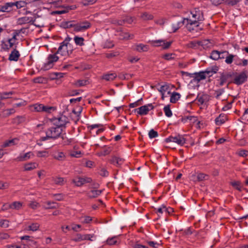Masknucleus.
I'll return each mask as SVG.
<instances>
[{
    "mask_svg": "<svg viewBox=\"0 0 248 248\" xmlns=\"http://www.w3.org/2000/svg\"><path fill=\"white\" fill-rule=\"evenodd\" d=\"M22 205V203L19 202H15L11 204V209L18 210Z\"/></svg>",
    "mask_w": 248,
    "mask_h": 248,
    "instance_id": "obj_44",
    "label": "nucleus"
},
{
    "mask_svg": "<svg viewBox=\"0 0 248 248\" xmlns=\"http://www.w3.org/2000/svg\"><path fill=\"white\" fill-rule=\"evenodd\" d=\"M170 86L167 84H165L160 87L159 89H158V91L161 93H165L167 91L169 90Z\"/></svg>",
    "mask_w": 248,
    "mask_h": 248,
    "instance_id": "obj_45",
    "label": "nucleus"
},
{
    "mask_svg": "<svg viewBox=\"0 0 248 248\" xmlns=\"http://www.w3.org/2000/svg\"><path fill=\"white\" fill-rule=\"evenodd\" d=\"M215 121L216 124L218 125H220L225 122V120L223 119H221L220 116L217 118Z\"/></svg>",
    "mask_w": 248,
    "mask_h": 248,
    "instance_id": "obj_61",
    "label": "nucleus"
},
{
    "mask_svg": "<svg viewBox=\"0 0 248 248\" xmlns=\"http://www.w3.org/2000/svg\"><path fill=\"white\" fill-rule=\"evenodd\" d=\"M134 49L140 52H146L149 49V46L142 44H140L135 45Z\"/></svg>",
    "mask_w": 248,
    "mask_h": 248,
    "instance_id": "obj_15",
    "label": "nucleus"
},
{
    "mask_svg": "<svg viewBox=\"0 0 248 248\" xmlns=\"http://www.w3.org/2000/svg\"><path fill=\"white\" fill-rule=\"evenodd\" d=\"M90 27V23L87 21L76 24L75 26V31H84Z\"/></svg>",
    "mask_w": 248,
    "mask_h": 248,
    "instance_id": "obj_8",
    "label": "nucleus"
},
{
    "mask_svg": "<svg viewBox=\"0 0 248 248\" xmlns=\"http://www.w3.org/2000/svg\"><path fill=\"white\" fill-rule=\"evenodd\" d=\"M16 35H15L14 34L13 37L8 40V43H9L10 44V47H13L14 44H15V40H16Z\"/></svg>",
    "mask_w": 248,
    "mask_h": 248,
    "instance_id": "obj_51",
    "label": "nucleus"
},
{
    "mask_svg": "<svg viewBox=\"0 0 248 248\" xmlns=\"http://www.w3.org/2000/svg\"><path fill=\"white\" fill-rule=\"evenodd\" d=\"M220 52L217 50H214L212 52L210 58L214 60H217L219 59Z\"/></svg>",
    "mask_w": 248,
    "mask_h": 248,
    "instance_id": "obj_39",
    "label": "nucleus"
},
{
    "mask_svg": "<svg viewBox=\"0 0 248 248\" xmlns=\"http://www.w3.org/2000/svg\"><path fill=\"white\" fill-rule=\"evenodd\" d=\"M75 25H76V24H74V22L72 21L66 22L62 24V26H63V28H69L73 27L74 30H75Z\"/></svg>",
    "mask_w": 248,
    "mask_h": 248,
    "instance_id": "obj_43",
    "label": "nucleus"
},
{
    "mask_svg": "<svg viewBox=\"0 0 248 248\" xmlns=\"http://www.w3.org/2000/svg\"><path fill=\"white\" fill-rule=\"evenodd\" d=\"M58 60V57L56 54L49 55L47 57V69L51 68L54 65V63Z\"/></svg>",
    "mask_w": 248,
    "mask_h": 248,
    "instance_id": "obj_9",
    "label": "nucleus"
},
{
    "mask_svg": "<svg viewBox=\"0 0 248 248\" xmlns=\"http://www.w3.org/2000/svg\"><path fill=\"white\" fill-rule=\"evenodd\" d=\"M194 25L195 27L199 26V24H198V21L197 20L192 21L191 20L189 19L188 22H186V28L189 31H191L193 30V28H192V26Z\"/></svg>",
    "mask_w": 248,
    "mask_h": 248,
    "instance_id": "obj_25",
    "label": "nucleus"
},
{
    "mask_svg": "<svg viewBox=\"0 0 248 248\" xmlns=\"http://www.w3.org/2000/svg\"><path fill=\"white\" fill-rule=\"evenodd\" d=\"M96 0H83L82 1V4L85 5L93 4L96 2Z\"/></svg>",
    "mask_w": 248,
    "mask_h": 248,
    "instance_id": "obj_55",
    "label": "nucleus"
},
{
    "mask_svg": "<svg viewBox=\"0 0 248 248\" xmlns=\"http://www.w3.org/2000/svg\"><path fill=\"white\" fill-rule=\"evenodd\" d=\"M217 69H208L205 71L200 72L199 73H194V80L199 82L201 80L204 79L206 78V76L211 77L213 74L217 72Z\"/></svg>",
    "mask_w": 248,
    "mask_h": 248,
    "instance_id": "obj_3",
    "label": "nucleus"
},
{
    "mask_svg": "<svg viewBox=\"0 0 248 248\" xmlns=\"http://www.w3.org/2000/svg\"><path fill=\"white\" fill-rule=\"evenodd\" d=\"M247 79V76L245 72H242L236 76L234 79V83L237 85L243 83Z\"/></svg>",
    "mask_w": 248,
    "mask_h": 248,
    "instance_id": "obj_7",
    "label": "nucleus"
},
{
    "mask_svg": "<svg viewBox=\"0 0 248 248\" xmlns=\"http://www.w3.org/2000/svg\"><path fill=\"white\" fill-rule=\"evenodd\" d=\"M196 100L201 104H203L205 102L208 100V96L205 94L198 95Z\"/></svg>",
    "mask_w": 248,
    "mask_h": 248,
    "instance_id": "obj_23",
    "label": "nucleus"
},
{
    "mask_svg": "<svg viewBox=\"0 0 248 248\" xmlns=\"http://www.w3.org/2000/svg\"><path fill=\"white\" fill-rule=\"evenodd\" d=\"M154 108V107L152 104L142 106L138 108L135 109V111H137L138 113L140 115H146L148 113L150 110Z\"/></svg>",
    "mask_w": 248,
    "mask_h": 248,
    "instance_id": "obj_5",
    "label": "nucleus"
},
{
    "mask_svg": "<svg viewBox=\"0 0 248 248\" xmlns=\"http://www.w3.org/2000/svg\"><path fill=\"white\" fill-rule=\"evenodd\" d=\"M25 121V118L22 116H17L13 119L12 123L14 124H19Z\"/></svg>",
    "mask_w": 248,
    "mask_h": 248,
    "instance_id": "obj_33",
    "label": "nucleus"
},
{
    "mask_svg": "<svg viewBox=\"0 0 248 248\" xmlns=\"http://www.w3.org/2000/svg\"><path fill=\"white\" fill-rule=\"evenodd\" d=\"M224 92V89H220L216 91V98L218 99L219 96Z\"/></svg>",
    "mask_w": 248,
    "mask_h": 248,
    "instance_id": "obj_59",
    "label": "nucleus"
},
{
    "mask_svg": "<svg viewBox=\"0 0 248 248\" xmlns=\"http://www.w3.org/2000/svg\"><path fill=\"white\" fill-rule=\"evenodd\" d=\"M31 109L37 112L46 111V107L42 104H35L31 107Z\"/></svg>",
    "mask_w": 248,
    "mask_h": 248,
    "instance_id": "obj_16",
    "label": "nucleus"
},
{
    "mask_svg": "<svg viewBox=\"0 0 248 248\" xmlns=\"http://www.w3.org/2000/svg\"><path fill=\"white\" fill-rule=\"evenodd\" d=\"M77 110H76L75 109H73L72 110V113L75 115V122L78 121V120L79 119L80 114L82 110V108L81 107H79V108H77Z\"/></svg>",
    "mask_w": 248,
    "mask_h": 248,
    "instance_id": "obj_32",
    "label": "nucleus"
},
{
    "mask_svg": "<svg viewBox=\"0 0 248 248\" xmlns=\"http://www.w3.org/2000/svg\"><path fill=\"white\" fill-rule=\"evenodd\" d=\"M117 75L115 73H113L104 75L103 76L102 78L105 79L107 81H111L115 79Z\"/></svg>",
    "mask_w": 248,
    "mask_h": 248,
    "instance_id": "obj_28",
    "label": "nucleus"
},
{
    "mask_svg": "<svg viewBox=\"0 0 248 248\" xmlns=\"http://www.w3.org/2000/svg\"><path fill=\"white\" fill-rule=\"evenodd\" d=\"M49 120V129L47 131V140L49 139L58 138L61 134V127L68 123V119L65 116L61 115L58 118H53L47 116Z\"/></svg>",
    "mask_w": 248,
    "mask_h": 248,
    "instance_id": "obj_1",
    "label": "nucleus"
},
{
    "mask_svg": "<svg viewBox=\"0 0 248 248\" xmlns=\"http://www.w3.org/2000/svg\"><path fill=\"white\" fill-rule=\"evenodd\" d=\"M174 55L175 54H173V53H167V54H165L163 57L165 60L169 61V60H172L174 58V57H172V56H174Z\"/></svg>",
    "mask_w": 248,
    "mask_h": 248,
    "instance_id": "obj_57",
    "label": "nucleus"
},
{
    "mask_svg": "<svg viewBox=\"0 0 248 248\" xmlns=\"http://www.w3.org/2000/svg\"><path fill=\"white\" fill-rule=\"evenodd\" d=\"M14 6H16V8H20L25 6L26 3L23 1H17L16 2H13Z\"/></svg>",
    "mask_w": 248,
    "mask_h": 248,
    "instance_id": "obj_48",
    "label": "nucleus"
},
{
    "mask_svg": "<svg viewBox=\"0 0 248 248\" xmlns=\"http://www.w3.org/2000/svg\"><path fill=\"white\" fill-rule=\"evenodd\" d=\"M154 43L159 44L157 46H162L164 49H167L170 47L171 44V42H165L163 40H156L154 41Z\"/></svg>",
    "mask_w": 248,
    "mask_h": 248,
    "instance_id": "obj_18",
    "label": "nucleus"
},
{
    "mask_svg": "<svg viewBox=\"0 0 248 248\" xmlns=\"http://www.w3.org/2000/svg\"><path fill=\"white\" fill-rule=\"evenodd\" d=\"M157 213L159 214H162L164 211H168L167 208H166L165 206L162 205V207L158 208L156 209Z\"/></svg>",
    "mask_w": 248,
    "mask_h": 248,
    "instance_id": "obj_63",
    "label": "nucleus"
},
{
    "mask_svg": "<svg viewBox=\"0 0 248 248\" xmlns=\"http://www.w3.org/2000/svg\"><path fill=\"white\" fill-rule=\"evenodd\" d=\"M111 151L110 147L107 146H104L102 147V150L99 153L100 155H106L109 154Z\"/></svg>",
    "mask_w": 248,
    "mask_h": 248,
    "instance_id": "obj_30",
    "label": "nucleus"
},
{
    "mask_svg": "<svg viewBox=\"0 0 248 248\" xmlns=\"http://www.w3.org/2000/svg\"><path fill=\"white\" fill-rule=\"evenodd\" d=\"M20 57V53L16 49H14L9 55V60L11 61H17Z\"/></svg>",
    "mask_w": 248,
    "mask_h": 248,
    "instance_id": "obj_12",
    "label": "nucleus"
},
{
    "mask_svg": "<svg viewBox=\"0 0 248 248\" xmlns=\"http://www.w3.org/2000/svg\"><path fill=\"white\" fill-rule=\"evenodd\" d=\"M124 161L123 158H120L116 156H113L110 160V162L112 164L116 165V166H120L121 165Z\"/></svg>",
    "mask_w": 248,
    "mask_h": 248,
    "instance_id": "obj_13",
    "label": "nucleus"
},
{
    "mask_svg": "<svg viewBox=\"0 0 248 248\" xmlns=\"http://www.w3.org/2000/svg\"><path fill=\"white\" fill-rule=\"evenodd\" d=\"M231 77L230 74H222L220 77V78L218 80V83L217 86L220 87L223 86L225 83L228 79Z\"/></svg>",
    "mask_w": 248,
    "mask_h": 248,
    "instance_id": "obj_10",
    "label": "nucleus"
},
{
    "mask_svg": "<svg viewBox=\"0 0 248 248\" xmlns=\"http://www.w3.org/2000/svg\"><path fill=\"white\" fill-rule=\"evenodd\" d=\"M92 180L89 177H78L76 179H73L72 182L77 186H81L86 183H89L92 182Z\"/></svg>",
    "mask_w": 248,
    "mask_h": 248,
    "instance_id": "obj_6",
    "label": "nucleus"
},
{
    "mask_svg": "<svg viewBox=\"0 0 248 248\" xmlns=\"http://www.w3.org/2000/svg\"><path fill=\"white\" fill-rule=\"evenodd\" d=\"M117 238V236H114L111 238H108L107 240V243L109 245H115L117 243V241L116 240Z\"/></svg>",
    "mask_w": 248,
    "mask_h": 248,
    "instance_id": "obj_47",
    "label": "nucleus"
},
{
    "mask_svg": "<svg viewBox=\"0 0 248 248\" xmlns=\"http://www.w3.org/2000/svg\"><path fill=\"white\" fill-rule=\"evenodd\" d=\"M9 226L8 221L7 220H2L0 221V227L3 228H7Z\"/></svg>",
    "mask_w": 248,
    "mask_h": 248,
    "instance_id": "obj_58",
    "label": "nucleus"
},
{
    "mask_svg": "<svg viewBox=\"0 0 248 248\" xmlns=\"http://www.w3.org/2000/svg\"><path fill=\"white\" fill-rule=\"evenodd\" d=\"M181 95L180 93L173 92L170 95V102L172 103H175L180 98Z\"/></svg>",
    "mask_w": 248,
    "mask_h": 248,
    "instance_id": "obj_26",
    "label": "nucleus"
},
{
    "mask_svg": "<svg viewBox=\"0 0 248 248\" xmlns=\"http://www.w3.org/2000/svg\"><path fill=\"white\" fill-rule=\"evenodd\" d=\"M73 240L75 242H78L85 240H91V238L90 235L88 234H77Z\"/></svg>",
    "mask_w": 248,
    "mask_h": 248,
    "instance_id": "obj_17",
    "label": "nucleus"
},
{
    "mask_svg": "<svg viewBox=\"0 0 248 248\" xmlns=\"http://www.w3.org/2000/svg\"><path fill=\"white\" fill-rule=\"evenodd\" d=\"M16 112L14 108L7 109L3 111L2 114L4 117H7Z\"/></svg>",
    "mask_w": 248,
    "mask_h": 248,
    "instance_id": "obj_40",
    "label": "nucleus"
},
{
    "mask_svg": "<svg viewBox=\"0 0 248 248\" xmlns=\"http://www.w3.org/2000/svg\"><path fill=\"white\" fill-rule=\"evenodd\" d=\"M31 19L29 17L24 16L19 18L17 20V23L19 25H22L26 23H28L31 22Z\"/></svg>",
    "mask_w": 248,
    "mask_h": 248,
    "instance_id": "obj_27",
    "label": "nucleus"
},
{
    "mask_svg": "<svg viewBox=\"0 0 248 248\" xmlns=\"http://www.w3.org/2000/svg\"><path fill=\"white\" fill-rule=\"evenodd\" d=\"M39 228V225L37 223L32 224L31 225L29 226L28 229L32 231H36Z\"/></svg>",
    "mask_w": 248,
    "mask_h": 248,
    "instance_id": "obj_56",
    "label": "nucleus"
},
{
    "mask_svg": "<svg viewBox=\"0 0 248 248\" xmlns=\"http://www.w3.org/2000/svg\"><path fill=\"white\" fill-rule=\"evenodd\" d=\"M53 157L57 160H62L65 157L64 154L61 152L55 153L53 155Z\"/></svg>",
    "mask_w": 248,
    "mask_h": 248,
    "instance_id": "obj_37",
    "label": "nucleus"
},
{
    "mask_svg": "<svg viewBox=\"0 0 248 248\" xmlns=\"http://www.w3.org/2000/svg\"><path fill=\"white\" fill-rule=\"evenodd\" d=\"M163 110L166 116L170 117L172 116V113L170 109V105L165 106Z\"/></svg>",
    "mask_w": 248,
    "mask_h": 248,
    "instance_id": "obj_41",
    "label": "nucleus"
},
{
    "mask_svg": "<svg viewBox=\"0 0 248 248\" xmlns=\"http://www.w3.org/2000/svg\"><path fill=\"white\" fill-rule=\"evenodd\" d=\"M74 41L76 45L79 46H83L84 45V38L81 37L75 36L74 37Z\"/></svg>",
    "mask_w": 248,
    "mask_h": 248,
    "instance_id": "obj_38",
    "label": "nucleus"
},
{
    "mask_svg": "<svg viewBox=\"0 0 248 248\" xmlns=\"http://www.w3.org/2000/svg\"><path fill=\"white\" fill-rule=\"evenodd\" d=\"M240 183L238 181H234L231 183L232 186L239 191L241 190Z\"/></svg>",
    "mask_w": 248,
    "mask_h": 248,
    "instance_id": "obj_53",
    "label": "nucleus"
},
{
    "mask_svg": "<svg viewBox=\"0 0 248 248\" xmlns=\"http://www.w3.org/2000/svg\"><path fill=\"white\" fill-rule=\"evenodd\" d=\"M81 154L80 151H72L70 153V156L75 157H79Z\"/></svg>",
    "mask_w": 248,
    "mask_h": 248,
    "instance_id": "obj_60",
    "label": "nucleus"
},
{
    "mask_svg": "<svg viewBox=\"0 0 248 248\" xmlns=\"http://www.w3.org/2000/svg\"><path fill=\"white\" fill-rule=\"evenodd\" d=\"M74 8H75L74 6H71L70 7H66L65 8V9L63 10H57V11H54L51 13V14H62L66 13L67 12H68L69 10L74 9Z\"/></svg>",
    "mask_w": 248,
    "mask_h": 248,
    "instance_id": "obj_36",
    "label": "nucleus"
},
{
    "mask_svg": "<svg viewBox=\"0 0 248 248\" xmlns=\"http://www.w3.org/2000/svg\"><path fill=\"white\" fill-rule=\"evenodd\" d=\"M14 6L13 2L6 3L3 6H0V12H8L12 10V7Z\"/></svg>",
    "mask_w": 248,
    "mask_h": 248,
    "instance_id": "obj_19",
    "label": "nucleus"
},
{
    "mask_svg": "<svg viewBox=\"0 0 248 248\" xmlns=\"http://www.w3.org/2000/svg\"><path fill=\"white\" fill-rule=\"evenodd\" d=\"M14 94L13 92H3L0 93V101L10 98V96Z\"/></svg>",
    "mask_w": 248,
    "mask_h": 248,
    "instance_id": "obj_34",
    "label": "nucleus"
},
{
    "mask_svg": "<svg viewBox=\"0 0 248 248\" xmlns=\"http://www.w3.org/2000/svg\"><path fill=\"white\" fill-rule=\"evenodd\" d=\"M102 192L101 190L93 189L89 191L88 193V196L90 198H94L99 196Z\"/></svg>",
    "mask_w": 248,
    "mask_h": 248,
    "instance_id": "obj_22",
    "label": "nucleus"
},
{
    "mask_svg": "<svg viewBox=\"0 0 248 248\" xmlns=\"http://www.w3.org/2000/svg\"><path fill=\"white\" fill-rule=\"evenodd\" d=\"M37 164L35 163H30L25 165L24 169L26 171L31 170L36 168Z\"/></svg>",
    "mask_w": 248,
    "mask_h": 248,
    "instance_id": "obj_29",
    "label": "nucleus"
},
{
    "mask_svg": "<svg viewBox=\"0 0 248 248\" xmlns=\"http://www.w3.org/2000/svg\"><path fill=\"white\" fill-rule=\"evenodd\" d=\"M71 39V38L67 37L61 43V45L57 50V53L58 54L66 56L72 53L73 50V47L72 45L69 43Z\"/></svg>",
    "mask_w": 248,
    "mask_h": 248,
    "instance_id": "obj_2",
    "label": "nucleus"
},
{
    "mask_svg": "<svg viewBox=\"0 0 248 248\" xmlns=\"http://www.w3.org/2000/svg\"><path fill=\"white\" fill-rule=\"evenodd\" d=\"M88 82L87 80L81 79L77 81L75 84L77 87H80L86 85Z\"/></svg>",
    "mask_w": 248,
    "mask_h": 248,
    "instance_id": "obj_46",
    "label": "nucleus"
},
{
    "mask_svg": "<svg viewBox=\"0 0 248 248\" xmlns=\"http://www.w3.org/2000/svg\"><path fill=\"white\" fill-rule=\"evenodd\" d=\"M149 137L150 139H153L158 136V133L154 129H151L149 132Z\"/></svg>",
    "mask_w": 248,
    "mask_h": 248,
    "instance_id": "obj_49",
    "label": "nucleus"
},
{
    "mask_svg": "<svg viewBox=\"0 0 248 248\" xmlns=\"http://www.w3.org/2000/svg\"><path fill=\"white\" fill-rule=\"evenodd\" d=\"M57 108L55 106L49 107L47 106V116L53 118H58L59 116L55 117L54 115L57 114Z\"/></svg>",
    "mask_w": 248,
    "mask_h": 248,
    "instance_id": "obj_14",
    "label": "nucleus"
},
{
    "mask_svg": "<svg viewBox=\"0 0 248 248\" xmlns=\"http://www.w3.org/2000/svg\"><path fill=\"white\" fill-rule=\"evenodd\" d=\"M63 75V74L60 73H49V74L47 75V79H50L51 80H53L55 79H57L62 77Z\"/></svg>",
    "mask_w": 248,
    "mask_h": 248,
    "instance_id": "obj_24",
    "label": "nucleus"
},
{
    "mask_svg": "<svg viewBox=\"0 0 248 248\" xmlns=\"http://www.w3.org/2000/svg\"><path fill=\"white\" fill-rule=\"evenodd\" d=\"M140 17L143 20H148L153 19L154 16L153 15L148 13L144 12L141 14V15L140 16Z\"/></svg>",
    "mask_w": 248,
    "mask_h": 248,
    "instance_id": "obj_35",
    "label": "nucleus"
},
{
    "mask_svg": "<svg viewBox=\"0 0 248 248\" xmlns=\"http://www.w3.org/2000/svg\"><path fill=\"white\" fill-rule=\"evenodd\" d=\"M52 181L56 185L62 186L64 183V181L62 177H52Z\"/></svg>",
    "mask_w": 248,
    "mask_h": 248,
    "instance_id": "obj_31",
    "label": "nucleus"
},
{
    "mask_svg": "<svg viewBox=\"0 0 248 248\" xmlns=\"http://www.w3.org/2000/svg\"><path fill=\"white\" fill-rule=\"evenodd\" d=\"M208 178V175L202 173L198 174L197 176V181H202L207 180Z\"/></svg>",
    "mask_w": 248,
    "mask_h": 248,
    "instance_id": "obj_42",
    "label": "nucleus"
},
{
    "mask_svg": "<svg viewBox=\"0 0 248 248\" xmlns=\"http://www.w3.org/2000/svg\"><path fill=\"white\" fill-rule=\"evenodd\" d=\"M31 155H32V154L31 152H28L24 155L20 154L15 159V160L16 161H24L27 160L30 158Z\"/></svg>",
    "mask_w": 248,
    "mask_h": 248,
    "instance_id": "obj_21",
    "label": "nucleus"
},
{
    "mask_svg": "<svg viewBox=\"0 0 248 248\" xmlns=\"http://www.w3.org/2000/svg\"><path fill=\"white\" fill-rule=\"evenodd\" d=\"M167 142H173L179 145H183L185 143V139L180 135H178L175 137H170L166 139Z\"/></svg>",
    "mask_w": 248,
    "mask_h": 248,
    "instance_id": "obj_4",
    "label": "nucleus"
},
{
    "mask_svg": "<svg viewBox=\"0 0 248 248\" xmlns=\"http://www.w3.org/2000/svg\"><path fill=\"white\" fill-rule=\"evenodd\" d=\"M49 196L52 198H54L55 200L60 201L61 200L63 196L62 194H50Z\"/></svg>",
    "mask_w": 248,
    "mask_h": 248,
    "instance_id": "obj_54",
    "label": "nucleus"
},
{
    "mask_svg": "<svg viewBox=\"0 0 248 248\" xmlns=\"http://www.w3.org/2000/svg\"><path fill=\"white\" fill-rule=\"evenodd\" d=\"M19 142V139L18 138H14L12 140H8L3 142L1 145V147L5 148L7 147H10L16 145Z\"/></svg>",
    "mask_w": 248,
    "mask_h": 248,
    "instance_id": "obj_11",
    "label": "nucleus"
},
{
    "mask_svg": "<svg viewBox=\"0 0 248 248\" xmlns=\"http://www.w3.org/2000/svg\"><path fill=\"white\" fill-rule=\"evenodd\" d=\"M238 155L243 157L247 156L248 155V151L247 150H241L238 152Z\"/></svg>",
    "mask_w": 248,
    "mask_h": 248,
    "instance_id": "obj_64",
    "label": "nucleus"
},
{
    "mask_svg": "<svg viewBox=\"0 0 248 248\" xmlns=\"http://www.w3.org/2000/svg\"><path fill=\"white\" fill-rule=\"evenodd\" d=\"M33 82L35 83H43L44 80H45V79L42 77H38L36 78H35L33 79Z\"/></svg>",
    "mask_w": 248,
    "mask_h": 248,
    "instance_id": "obj_62",
    "label": "nucleus"
},
{
    "mask_svg": "<svg viewBox=\"0 0 248 248\" xmlns=\"http://www.w3.org/2000/svg\"><path fill=\"white\" fill-rule=\"evenodd\" d=\"M234 55L232 54H228L226 57L225 62L228 64H231L233 61Z\"/></svg>",
    "mask_w": 248,
    "mask_h": 248,
    "instance_id": "obj_50",
    "label": "nucleus"
},
{
    "mask_svg": "<svg viewBox=\"0 0 248 248\" xmlns=\"http://www.w3.org/2000/svg\"><path fill=\"white\" fill-rule=\"evenodd\" d=\"M134 20V18L133 17L127 16L124 17L123 20H120L118 21H116L115 23L119 25H122L124 23H127L128 24L131 23Z\"/></svg>",
    "mask_w": 248,
    "mask_h": 248,
    "instance_id": "obj_20",
    "label": "nucleus"
},
{
    "mask_svg": "<svg viewBox=\"0 0 248 248\" xmlns=\"http://www.w3.org/2000/svg\"><path fill=\"white\" fill-rule=\"evenodd\" d=\"M197 43L198 44V46H202L204 48L205 47L208 46L209 42L208 40H205L202 41L197 42Z\"/></svg>",
    "mask_w": 248,
    "mask_h": 248,
    "instance_id": "obj_52",
    "label": "nucleus"
}]
</instances>
